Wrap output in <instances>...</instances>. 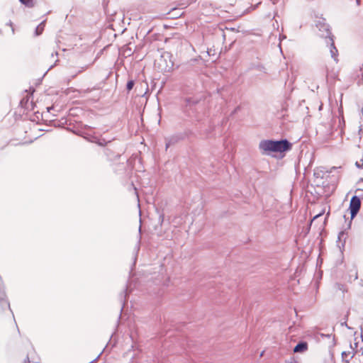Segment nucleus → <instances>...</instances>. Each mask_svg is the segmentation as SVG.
<instances>
[{
  "label": "nucleus",
  "mask_w": 363,
  "mask_h": 363,
  "mask_svg": "<svg viewBox=\"0 0 363 363\" xmlns=\"http://www.w3.org/2000/svg\"><path fill=\"white\" fill-rule=\"evenodd\" d=\"M324 213V211H323L322 212L319 213L318 214H317L316 216H314L313 219H315L317 218L318 217L322 216L323 214Z\"/></svg>",
  "instance_id": "1a4fd4ad"
},
{
  "label": "nucleus",
  "mask_w": 363,
  "mask_h": 363,
  "mask_svg": "<svg viewBox=\"0 0 363 363\" xmlns=\"http://www.w3.org/2000/svg\"><path fill=\"white\" fill-rule=\"evenodd\" d=\"M19 1L28 7H33L34 6L33 0H19Z\"/></svg>",
  "instance_id": "423d86ee"
},
{
  "label": "nucleus",
  "mask_w": 363,
  "mask_h": 363,
  "mask_svg": "<svg viewBox=\"0 0 363 363\" xmlns=\"http://www.w3.org/2000/svg\"><path fill=\"white\" fill-rule=\"evenodd\" d=\"M330 43V53L332 57L335 60V61L337 62V55H338V50L335 46L334 40L333 38L329 39Z\"/></svg>",
  "instance_id": "20e7f679"
},
{
  "label": "nucleus",
  "mask_w": 363,
  "mask_h": 363,
  "mask_svg": "<svg viewBox=\"0 0 363 363\" xmlns=\"http://www.w3.org/2000/svg\"><path fill=\"white\" fill-rule=\"evenodd\" d=\"M308 346L306 342H299L294 348V353H303L308 350Z\"/></svg>",
  "instance_id": "7ed1b4c3"
},
{
  "label": "nucleus",
  "mask_w": 363,
  "mask_h": 363,
  "mask_svg": "<svg viewBox=\"0 0 363 363\" xmlns=\"http://www.w3.org/2000/svg\"><path fill=\"white\" fill-rule=\"evenodd\" d=\"M134 86V82L133 81H129L128 83H127V89L128 90H131L133 89Z\"/></svg>",
  "instance_id": "6e6552de"
},
{
  "label": "nucleus",
  "mask_w": 363,
  "mask_h": 363,
  "mask_svg": "<svg viewBox=\"0 0 363 363\" xmlns=\"http://www.w3.org/2000/svg\"><path fill=\"white\" fill-rule=\"evenodd\" d=\"M259 147L263 153L271 152L281 153L291 150V144L286 140L279 141L267 140L261 141Z\"/></svg>",
  "instance_id": "f257e3e1"
},
{
  "label": "nucleus",
  "mask_w": 363,
  "mask_h": 363,
  "mask_svg": "<svg viewBox=\"0 0 363 363\" xmlns=\"http://www.w3.org/2000/svg\"><path fill=\"white\" fill-rule=\"evenodd\" d=\"M360 3V0H357V4L359 5Z\"/></svg>",
  "instance_id": "9b49d317"
},
{
  "label": "nucleus",
  "mask_w": 363,
  "mask_h": 363,
  "mask_svg": "<svg viewBox=\"0 0 363 363\" xmlns=\"http://www.w3.org/2000/svg\"><path fill=\"white\" fill-rule=\"evenodd\" d=\"M360 208H361L360 199L357 196H352L350 200V206H349V209L350 211V214H351L352 218H354L357 216Z\"/></svg>",
  "instance_id": "f03ea898"
},
{
  "label": "nucleus",
  "mask_w": 363,
  "mask_h": 363,
  "mask_svg": "<svg viewBox=\"0 0 363 363\" xmlns=\"http://www.w3.org/2000/svg\"><path fill=\"white\" fill-rule=\"evenodd\" d=\"M44 27H45V23H41L35 29V33H36V35H40L43 32V30H44Z\"/></svg>",
  "instance_id": "39448f33"
},
{
  "label": "nucleus",
  "mask_w": 363,
  "mask_h": 363,
  "mask_svg": "<svg viewBox=\"0 0 363 363\" xmlns=\"http://www.w3.org/2000/svg\"><path fill=\"white\" fill-rule=\"evenodd\" d=\"M97 143H98L99 145H101V146H104V144L103 143H101V142H98Z\"/></svg>",
  "instance_id": "9d476101"
},
{
  "label": "nucleus",
  "mask_w": 363,
  "mask_h": 363,
  "mask_svg": "<svg viewBox=\"0 0 363 363\" xmlns=\"http://www.w3.org/2000/svg\"><path fill=\"white\" fill-rule=\"evenodd\" d=\"M0 301L2 304V306H7L8 308H9V303L4 298H1Z\"/></svg>",
  "instance_id": "0eeeda50"
}]
</instances>
